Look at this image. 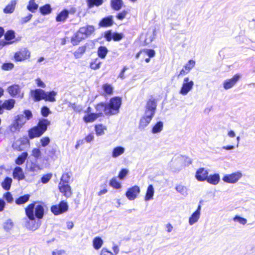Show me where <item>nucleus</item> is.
I'll list each match as a JSON object with an SVG mask.
<instances>
[{"instance_id": "nucleus-12", "label": "nucleus", "mask_w": 255, "mask_h": 255, "mask_svg": "<svg viewBox=\"0 0 255 255\" xmlns=\"http://www.w3.org/2000/svg\"><path fill=\"white\" fill-rule=\"evenodd\" d=\"M201 210V206L199 205L197 210L190 217L189 219V224L190 226L193 225L198 221L200 217Z\"/></svg>"}, {"instance_id": "nucleus-58", "label": "nucleus", "mask_w": 255, "mask_h": 255, "mask_svg": "<svg viewBox=\"0 0 255 255\" xmlns=\"http://www.w3.org/2000/svg\"><path fill=\"white\" fill-rule=\"evenodd\" d=\"M32 155L36 158H38L41 156V151L39 149L35 148L32 150Z\"/></svg>"}, {"instance_id": "nucleus-41", "label": "nucleus", "mask_w": 255, "mask_h": 255, "mask_svg": "<svg viewBox=\"0 0 255 255\" xmlns=\"http://www.w3.org/2000/svg\"><path fill=\"white\" fill-rule=\"evenodd\" d=\"M85 50L86 48L85 47L82 46L79 47V48L74 53L75 57L76 59L80 58L85 53Z\"/></svg>"}, {"instance_id": "nucleus-60", "label": "nucleus", "mask_w": 255, "mask_h": 255, "mask_svg": "<svg viewBox=\"0 0 255 255\" xmlns=\"http://www.w3.org/2000/svg\"><path fill=\"white\" fill-rule=\"evenodd\" d=\"M50 142V139L48 137H42L40 139V142L41 143V145L43 147L47 146Z\"/></svg>"}, {"instance_id": "nucleus-21", "label": "nucleus", "mask_w": 255, "mask_h": 255, "mask_svg": "<svg viewBox=\"0 0 255 255\" xmlns=\"http://www.w3.org/2000/svg\"><path fill=\"white\" fill-rule=\"evenodd\" d=\"M125 151V148L121 146H118L114 147L112 152V157L116 158L121 156L124 153Z\"/></svg>"}, {"instance_id": "nucleus-6", "label": "nucleus", "mask_w": 255, "mask_h": 255, "mask_svg": "<svg viewBox=\"0 0 255 255\" xmlns=\"http://www.w3.org/2000/svg\"><path fill=\"white\" fill-rule=\"evenodd\" d=\"M242 176V173L241 171H237L230 174L224 175L222 180L225 183L235 184L236 183Z\"/></svg>"}, {"instance_id": "nucleus-51", "label": "nucleus", "mask_w": 255, "mask_h": 255, "mask_svg": "<svg viewBox=\"0 0 255 255\" xmlns=\"http://www.w3.org/2000/svg\"><path fill=\"white\" fill-rule=\"evenodd\" d=\"M69 107H70L76 112H80L82 110V107L81 105H76L75 103H70Z\"/></svg>"}, {"instance_id": "nucleus-1", "label": "nucleus", "mask_w": 255, "mask_h": 255, "mask_svg": "<svg viewBox=\"0 0 255 255\" xmlns=\"http://www.w3.org/2000/svg\"><path fill=\"white\" fill-rule=\"evenodd\" d=\"M122 104V100L119 97L112 98L109 104L101 103L96 106V114L100 117L103 116V113L106 116L116 115L119 113V109Z\"/></svg>"}, {"instance_id": "nucleus-39", "label": "nucleus", "mask_w": 255, "mask_h": 255, "mask_svg": "<svg viewBox=\"0 0 255 255\" xmlns=\"http://www.w3.org/2000/svg\"><path fill=\"white\" fill-rule=\"evenodd\" d=\"M39 10L40 12L43 15L49 14L51 11V6L49 4H46L43 6L40 7Z\"/></svg>"}, {"instance_id": "nucleus-28", "label": "nucleus", "mask_w": 255, "mask_h": 255, "mask_svg": "<svg viewBox=\"0 0 255 255\" xmlns=\"http://www.w3.org/2000/svg\"><path fill=\"white\" fill-rule=\"evenodd\" d=\"M111 4L112 7L115 10H119L123 4L122 0H111Z\"/></svg>"}, {"instance_id": "nucleus-42", "label": "nucleus", "mask_w": 255, "mask_h": 255, "mask_svg": "<svg viewBox=\"0 0 255 255\" xmlns=\"http://www.w3.org/2000/svg\"><path fill=\"white\" fill-rule=\"evenodd\" d=\"M101 62L98 58L95 59L90 63V67L93 70H97L100 68Z\"/></svg>"}, {"instance_id": "nucleus-34", "label": "nucleus", "mask_w": 255, "mask_h": 255, "mask_svg": "<svg viewBox=\"0 0 255 255\" xmlns=\"http://www.w3.org/2000/svg\"><path fill=\"white\" fill-rule=\"evenodd\" d=\"M26 121V119L22 114L18 115L15 117V122L21 127L25 123Z\"/></svg>"}, {"instance_id": "nucleus-11", "label": "nucleus", "mask_w": 255, "mask_h": 255, "mask_svg": "<svg viewBox=\"0 0 255 255\" xmlns=\"http://www.w3.org/2000/svg\"><path fill=\"white\" fill-rule=\"evenodd\" d=\"M240 78V74H236L231 79L226 80L223 83L224 88L226 90L232 88L239 80Z\"/></svg>"}, {"instance_id": "nucleus-27", "label": "nucleus", "mask_w": 255, "mask_h": 255, "mask_svg": "<svg viewBox=\"0 0 255 255\" xmlns=\"http://www.w3.org/2000/svg\"><path fill=\"white\" fill-rule=\"evenodd\" d=\"M175 189L178 193L184 196H186L188 195L187 188L182 184H178L176 185Z\"/></svg>"}, {"instance_id": "nucleus-49", "label": "nucleus", "mask_w": 255, "mask_h": 255, "mask_svg": "<svg viewBox=\"0 0 255 255\" xmlns=\"http://www.w3.org/2000/svg\"><path fill=\"white\" fill-rule=\"evenodd\" d=\"M13 226V223L11 220L8 219L6 220L3 225V228L5 230L8 231L10 230Z\"/></svg>"}, {"instance_id": "nucleus-62", "label": "nucleus", "mask_w": 255, "mask_h": 255, "mask_svg": "<svg viewBox=\"0 0 255 255\" xmlns=\"http://www.w3.org/2000/svg\"><path fill=\"white\" fill-rule=\"evenodd\" d=\"M81 41L80 40L78 39L76 35L75 34L71 38V42L73 45H77Z\"/></svg>"}, {"instance_id": "nucleus-48", "label": "nucleus", "mask_w": 255, "mask_h": 255, "mask_svg": "<svg viewBox=\"0 0 255 255\" xmlns=\"http://www.w3.org/2000/svg\"><path fill=\"white\" fill-rule=\"evenodd\" d=\"M233 221L236 222H238L242 225H245L247 223V220L246 219L241 217L238 215L235 216L233 218Z\"/></svg>"}, {"instance_id": "nucleus-4", "label": "nucleus", "mask_w": 255, "mask_h": 255, "mask_svg": "<svg viewBox=\"0 0 255 255\" xmlns=\"http://www.w3.org/2000/svg\"><path fill=\"white\" fill-rule=\"evenodd\" d=\"M50 124V121L45 119L40 120L37 126L29 130L28 135L32 139L41 136L47 129V126Z\"/></svg>"}, {"instance_id": "nucleus-33", "label": "nucleus", "mask_w": 255, "mask_h": 255, "mask_svg": "<svg viewBox=\"0 0 255 255\" xmlns=\"http://www.w3.org/2000/svg\"><path fill=\"white\" fill-rule=\"evenodd\" d=\"M29 197L30 195L28 194L20 196L15 200V203L17 205L24 204L29 200Z\"/></svg>"}, {"instance_id": "nucleus-13", "label": "nucleus", "mask_w": 255, "mask_h": 255, "mask_svg": "<svg viewBox=\"0 0 255 255\" xmlns=\"http://www.w3.org/2000/svg\"><path fill=\"white\" fill-rule=\"evenodd\" d=\"M31 97L34 99L35 101H39L41 100H44V96L45 91L40 89H37L31 90L30 92Z\"/></svg>"}, {"instance_id": "nucleus-44", "label": "nucleus", "mask_w": 255, "mask_h": 255, "mask_svg": "<svg viewBox=\"0 0 255 255\" xmlns=\"http://www.w3.org/2000/svg\"><path fill=\"white\" fill-rule=\"evenodd\" d=\"M106 128L102 125H97L95 127L96 133L97 135H102L104 134V130Z\"/></svg>"}, {"instance_id": "nucleus-16", "label": "nucleus", "mask_w": 255, "mask_h": 255, "mask_svg": "<svg viewBox=\"0 0 255 255\" xmlns=\"http://www.w3.org/2000/svg\"><path fill=\"white\" fill-rule=\"evenodd\" d=\"M59 189L60 191L67 198L71 196L72 194L71 187L68 184L59 183Z\"/></svg>"}, {"instance_id": "nucleus-45", "label": "nucleus", "mask_w": 255, "mask_h": 255, "mask_svg": "<svg viewBox=\"0 0 255 255\" xmlns=\"http://www.w3.org/2000/svg\"><path fill=\"white\" fill-rule=\"evenodd\" d=\"M70 178H71V175L70 173H65L63 174V175L61 178L60 182H61L62 184H68V183L69 182Z\"/></svg>"}, {"instance_id": "nucleus-56", "label": "nucleus", "mask_w": 255, "mask_h": 255, "mask_svg": "<svg viewBox=\"0 0 255 255\" xmlns=\"http://www.w3.org/2000/svg\"><path fill=\"white\" fill-rule=\"evenodd\" d=\"M3 198L7 201L8 203H12L13 201V198L10 192H6L3 195Z\"/></svg>"}, {"instance_id": "nucleus-2", "label": "nucleus", "mask_w": 255, "mask_h": 255, "mask_svg": "<svg viewBox=\"0 0 255 255\" xmlns=\"http://www.w3.org/2000/svg\"><path fill=\"white\" fill-rule=\"evenodd\" d=\"M157 103L154 99H149L146 103L144 115L141 118L138 128L143 129L150 123L156 109Z\"/></svg>"}, {"instance_id": "nucleus-29", "label": "nucleus", "mask_w": 255, "mask_h": 255, "mask_svg": "<svg viewBox=\"0 0 255 255\" xmlns=\"http://www.w3.org/2000/svg\"><path fill=\"white\" fill-rule=\"evenodd\" d=\"M12 181V180L11 178L6 177L1 184L2 187L5 190H9L10 188Z\"/></svg>"}, {"instance_id": "nucleus-43", "label": "nucleus", "mask_w": 255, "mask_h": 255, "mask_svg": "<svg viewBox=\"0 0 255 255\" xmlns=\"http://www.w3.org/2000/svg\"><path fill=\"white\" fill-rule=\"evenodd\" d=\"M46 152H47L48 155L52 159L57 158L56 150L53 147H48L46 149Z\"/></svg>"}, {"instance_id": "nucleus-19", "label": "nucleus", "mask_w": 255, "mask_h": 255, "mask_svg": "<svg viewBox=\"0 0 255 255\" xmlns=\"http://www.w3.org/2000/svg\"><path fill=\"white\" fill-rule=\"evenodd\" d=\"M113 23V16L110 15L103 18L99 22V25L100 27H109L111 26Z\"/></svg>"}, {"instance_id": "nucleus-57", "label": "nucleus", "mask_w": 255, "mask_h": 255, "mask_svg": "<svg viewBox=\"0 0 255 255\" xmlns=\"http://www.w3.org/2000/svg\"><path fill=\"white\" fill-rule=\"evenodd\" d=\"M51 177L52 175L51 174H45L41 177V182L44 184L47 183L50 180Z\"/></svg>"}, {"instance_id": "nucleus-26", "label": "nucleus", "mask_w": 255, "mask_h": 255, "mask_svg": "<svg viewBox=\"0 0 255 255\" xmlns=\"http://www.w3.org/2000/svg\"><path fill=\"white\" fill-rule=\"evenodd\" d=\"M57 95V92L55 91H51L49 92H45L44 96V100L49 102H53L56 101L55 96Z\"/></svg>"}, {"instance_id": "nucleus-50", "label": "nucleus", "mask_w": 255, "mask_h": 255, "mask_svg": "<svg viewBox=\"0 0 255 255\" xmlns=\"http://www.w3.org/2000/svg\"><path fill=\"white\" fill-rule=\"evenodd\" d=\"M195 61L193 60H190L188 63L184 66L185 69H186L188 72H190V70L195 66Z\"/></svg>"}, {"instance_id": "nucleus-17", "label": "nucleus", "mask_w": 255, "mask_h": 255, "mask_svg": "<svg viewBox=\"0 0 255 255\" xmlns=\"http://www.w3.org/2000/svg\"><path fill=\"white\" fill-rule=\"evenodd\" d=\"M17 3V0H11L3 8V12L5 14L13 13L15 10Z\"/></svg>"}, {"instance_id": "nucleus-35", "label": "nucleus", "mask_w": 255, "mask_h": 255, "mask_svg": "<svg viewBox=\"0 0 255 255\" xmlns=\"http://www.w3.org/2000/svg\"><path fill=\"white\" fill-rule=\"evenodd\" d=\"M108 53V49L105 46H100L98 50V54L99 57L104 59Z\"/></svg>"}, {"instance_id": "nucleus-59", "label": "nucleus", "mask_w": 255, "mask_h": 255, "mask_svg": "<svg viewBox=\"0 0 255 255\" xmlns=\"http://www.w3.org/2000/svg\"><path fill=\"white\" fill-rule=\"evenodd\" d=\"M32 14L29 13L27 16L23 17L20 19V22L21 24L25 23L28 22L32 18Z\"/></svg>"}, {"instance_id": "nucleus-54", "label": "nucleus", "mask_w": 255, "mask_h": 255, "mask_svg": "<svg viewBox=\"0 0 255 255\" xmlns=\"http://www.w3.org/2000/svg\"><path fill=\"white\" fill-rule=\"evenodd\" d=\"M41 113L43 117H47L51 113V111L48 107L44 106L41 108Z\"/></svg>"}, {"instance_id": "nucleus-40", "label": "nucleus", "mask_w": 255, "mask_h": 255, "mask_svg": "<svg viewBox=\"0 0 255 255\" xmlns=\"http://www.w3.org/2000/svg\"><path fill=\"white\" fill-rule=\"evenodd\" d=\"M103 0H87L88 5L89 7H92L94 5L100 6L102 4Z\"/></svg>"}, {"instance_id": "nucleus-20", "label": "nucleus", "mask_w": 255, "mask_h": 255, "mask_svg": "<svg viewBox=\"0 0 255 255\" xmlns=\"http://www.w3.org/2000/svg\"><path fill=\"white\" fill-rule=\"evenodd\" d=\"M95 31V27L93 25H87L80 28V32L83 33L87 38L92 34Z\"/></svg>"}, {"instance_id": "nucleus-55", "label": "nucleus", "mask_w": 255, "mask_h": 255, "mask_svg": "<svg viewBox=\"0 0 255 255\" xmlns=\"http://www.w3.org/2000/svg\"><path fill=\"white\" fill-rule=\"evenodd\" d=\"M14 67V65L11 63H6L2 64L1 69L5 71H8L11 70Z\"/></svg>"}, {"instance_id": "nucleus-5", "label": "nucleus", "mask_w": 255, "mask_h": 255, "mask_svg": "<svg viewBox=\"0 0 255 255\" xmlns=\"http://www.w3.org/2000/svg\"><path fill=\"white\" fill-rule=\"evenodd\" d=\"M184 156L173 157L169 163L170 169L173 172L180 171L184 166Z\"/></svg>"}, {"instance_id": "nucleus-22", "label": "nucleus", "mask_w": 255, "mask_h": 255, "mask_svg": "<svg viewBox=\"0 0 255 255\" xmlns=\"http://www.w3.org/2000/svg\"><path fill=\"white\" fill-rule=\"evenodd\" d=\"M15 104V101L13 99L5 100L1 105L2 109L10 110L14 107Z\"/></svg>"}, {"instance_id": "nucleus-47", "label": "nucleus", "mask_w": 255, "mask_h": 255, "mask_svg": "<svg viewBox=\"0 0 255 255\" xmlns=\"http://www.w3.org/2000/svg\"><path fill=\"white\" fill-rule=\"evenodd\" d=\"M103 89L104 92L107 95H111L113 93V88L108 84H106L103 86Z\"/></svg>"}, {"instance_id": "nucleus-32", "label": "nucleus", "mask_w": 255, "mask_h": 255, "mask_svg": "<svg viewBox=\"0 0 255 255\" xmlns=\"http://www.w3.org/2000/svg\"><path fill=\"white\" fill-rule=\"evenodd\" d=\"M163 124L162 122H158L153 127L152 132L153 133L160 132L163 129Z\"/></svg>"}, {"instance_id": "nucleus-7", "label": "nucleus", "mask_w": 255, "mask_h": 255, "mask_svg": "<svg viewBox=\"0 0 255 255\" xmlns=\"http://www.w3.org/2000/svg\"><path fill=\"white\" fill-rule=\"evenodd\" d=\"M7 91L12 97L20 98V99L23 97L24 94L21 92V87L17 84L9 86L7 89Z\"/></svg>"}, {"instance_id": "nucleus-3", "label": "nucleus", "mask_w": 255, "mask_h": 255, "mask_svg": "<svg viewBox=\"0 0 255 255\" xmlns=\"http://www.w3.org/2000/svg\"><path fill=\"white\" fill-rule=\"evenodd\" d=\"M44 208L41 204L35 205L32 203L25 208V214L32 223L35 222V216L39 219H42L44 215Z\"/></svg>"}, {"instance_id": "nucleus-25", "label": "nucleus", "mask_w": 255, "mask_h": 255, "mask_svg": "<svg viewBox=\"0 0 255 255\" xmlns=\"http://www.w3.org/2000/svg\"><path fill=\"white\" fill-rule=\"evenodd\" d=\"M69 11L67 9H64L60 12L56 16V20L57 22H61L65 21L68 17Z\"/></svg>"}, {"instance_id": "nucleus-37", "label": "nucleus", "mask_w": 255, "mask_h": 255, "mask_svg": "<svg viewBox=\"0 0 255 255\" xmlns=\"http://www.w3.org/2000/svg\"><path fill=\"white\" fill-rule=\"evenodd\" d=\"M38 8V5L35 1H29L27 5V9L31 12H34Z\"/></svg>"}, {"instance_id": "nucleus-15", "label": "nucleus", "mask_w": 255, "mask_h": 255, "mask_svg": "<svg viewBox=\"0 0 255 255\" xmlns=\"http://www.w3.org/2000/svg\"><path fill=\"white\" fill-rule=\"evenodd\" d=\"M208 172L204 168H200L196 172L195 177L198 181H203L207 180Z\"/></svg>"}, {"instance_id": "nucleus-23", "label": "nucleus", "mask_w": 255, "mask_h": 255, "mask_svg": "<svg viewBox=\"0 0 255 255\" xmlns=\"http://www.w3.org/2000/svg\"><path fill=\"white\" fill-rule=\"evenodd\" d=\"M207 182L212 185H217L219 183L220 181V177L219 174H214L208 176Z\"/></svg>"}, {"instance_id": "nucleus-53", "label": "nucleus", "mask_w": 255, "mask_h": 255, "mask_svg": "<svg viewBox=\"0 0 255 255\" xmlns=\"http://www.w3.org/2000/svg\"><path fill=\"white\" fill-rule=\"evenodd\" d=\"M128 173V170L127 169H122L119 172L118 177L119 179L123 180L127 175Z\"/></svg>"}, {"instance_id": "nucleus-64", "label": "nucleus", "mask_w": 255, "mask_h": 255, "mask_svg": "<svg viewBox=\"0 0 255 255\" xmlns=\"http://www.w3.org/2000/svg\"><path fill=\"white\" fill-rule=\"evenodd\" d=\"M105 37L107 40L110 41L113 38V34L111 31H108L105 33Z\"/></svg>"}, {"instance_id": "nucleus-31", "label": "nucleus", "mask_w": 255, "mask_h": 255, "mask_svg": "<svg viewBox=\"0 0 255 255\" xmlns=\"http://www.w3.org/2000/svg\"><path fill=\"white\" fill-rule=\"evenodd\" d=\"M28 154L27 152H23L19 155L15 160V163L18 165L22 164L27 157Z\"/></svg>"}, {"instance_id": "nucleus-24", "label": "nucleus", "mask_w": 255, "mask_h": 255, "mask_svg": "<svg viewBox=\"0 0 255 255\" xmlns=\"http://www.w3.org/2000/svg\"><path fill=\"white\" fill-rule=\"evenodd\" d=\"M154 190L152 185H149L147 189L144 200L145 201H149L153 199Z\"/></svg>"}, {"instance_id": "nucleus-10", "label": "nucleus", "mask_w": 255, "mask_h": 255, "mask_svg": "<svg viewBox=\"0 0 255 255\" xmlns=\"http://www.w3.org/2000/svg\"><path fill=\"white\" fill-rule=\"evenodd\" d=\"M140 190L138 186H134L129 188L126 193V196L129 200H134L139 194Z\"/></svg>"}, {"instance_id": "nucleus-63", "label": "nucleus", "mask_w": 255, "mask_h": 255, "mask_svg": "<svg viewBox=\"0 0 255 255\" xmlns=\"http://www.w3.org/2000/svg\"><path fill=\"white\" fill-rule=\"evenodd\" d=\"M23 114L25 116L24 117H25V119L27 120H29L32 117V114L31 112L29 110H24L23 112Z\"/></svg>"}, {"instance_id": "nucleus-46", "label": "nucleus", "mask_w": 255, "mask_h": 255, "mask_svg": "<svg viewBox=\"0 0 255 255\" xmlns=\"http://www.w3.org/2000/svg\"><path fill=\"white\" fill-rule=\"evenodd\" d=\"M14 31L11 30L7 31L4 35V38L6 41H10L14 39Z\"/></svg>"}, {"instance_id": "nucleus-30", "label": "nucleus", "mask_w": 255, "mask_h": 255, "mask_svg": "<svg viewBox=\"0 0 255 255\" xmlns=\"http://www.w3.org/2000/svg\"><path fill=\"white\" fill-rule=\"evenodd\" d=\"M99 117H100L98 116V115L96 113H91L87 116H85L83 119L86 123H91L94 122Z\"/></svg>"}, {"instance_id": "nucleus-18", "label": "nucleus", "mask_w": 255, "mask_h": 255, "mask_svg": "<svg viewBox=\"0 0 255 255\" xmlns=\"http://www.w3.org/2000/svg\"><path fill=\"white\" fill-rule=\"evenodd\" d=\"M13 177L14 179H17L19 181L24 178L25 176L21 167L17 166L14 169Z\"/></svg>"}, {"instance_id": "nucleus-8", "label": "nucleus", "mask_w": 255, "mask_h": 255, "mask_svg": "<svg viewBox=\"0 0 255 255\" xmlns=\"http://www.w3.org/2000/svg\"><path fill=\"white\" fill-rule=\"evenodd\" d=\"M194 86V82L190 80L189 77L184 78L181 88L180 90V94L182 95H186L192 89Z\"/></svg>"}, {"instance_id": "nucleus-36", "label": "nucleus", "mask_w": 255, "mask_h": 255, "mask_svg": "<svg viewBox=\"0 0 255 255\" xmlns=\"http://www.w3.org/2000/svg\"><path fill=\"white\" fill-rule=\"evenodd\" d=\"M93 243L94 248L96 250H98L102 247L103 242L101 238L96 237L93 240Z\"/></svg>"}, {"instance_id": "nucleus-52", "label": "nucleus", "mask_w": 255, "mask_h": 255, "mask_svg": "<svg viewBox=\"0 0 255 255\" xmlns=\"http://www.w3.org/2000/svg\"><path fill=\"white\" fill-rule=\"evenodd\" d=\"M21 127H22L19 125L18 124H17L15 122L14 124L9 126V129L10 131L14 132L17 130H19Z\"/></svg>"}, {"instance_id": "nucleus-14", "label": "nucleus", "mask_w": 255, "mask_h": 255, "mask_svg": "<svg viewBox=\"0 0 255 255\" xmlns=\"http://www.w3.org/2000/svg\"><path fill=\"white\" fill-rule=\"evenodd\" d=\"M30 53L26 49L21 51L16 52L14 55V58L16 61H21L28 58L30 57Z\"/></svg>"}, {"instance_id": "nucleus-38", "label": "nucleus", "mask_w": 255, "mask_h": 255, "mask_svg": "<svg viewBox=\"0 0 255 255\" xmlns=\"http://www.w3.org/2000/svg\"><path fill=\"white\" fill-rule=\"evenodd\" d=\"M110 185L115 189H119L122 187L121 183L118 181L116 177H113L110 180Z\"/></svg>"}, {"instance_id": "nucleus-9", "label": "nucleus", "mask_w": 255, "mask_h": 255, "mask_svg": "<svg viewBox=\"0 0 255 255\" xmlns=\"http://www.w3.org/2000/svg\"><path fill=\"white\" fill-rule=\"evenodd\" d=\"M68 209L67 203L64 201H61L58 206H52L51 207V211L55 215H58L66 212Z\"/></svg>"}, {"instance_id": "nucleus-61", "label": "nucleus", "mask_w": 255, "mask_h": 255, "mask_svg": "<svg viewBox=\"0 0 255 255\" xmlns=\"http://www.w3.org/2000/svg\"><path fill=\"white\" fill-rule=\"evenodd\" d=\"M123 37V34L122 33H113V39L115 41H119L121 40Z\"/></svg>"}]
</instances>
